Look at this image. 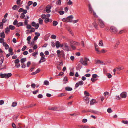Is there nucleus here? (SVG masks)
<instances>
[{
  "instance_id": "f257e3e1",
  "label": "nucleus",
  "mask_w": 128,
  "mask_h": 128,
  "mask_svg": "<svg viewBox=\"0 0 128 128\" xmlns=\"http://www.w3.org/2000/svg\"><path fill=\"white\" fill-rule=\"evenodd\" d=\"M88 10L90 14L93 13V16L96 18H97L98 17V16L96 15L95 12L93 9L91 4H89L88 5Z\"/></svg>"
},
{
  "instance_id": "f03ea898",
  "label": "nucleus",
  "mask_w": 128,
  "mask_h": 128,
  "mask_svg": "<svg viewBox=\"0 0 128 128\" xmlns=\"http://www.w3.org/2000/svg\"><path fill=\"white\" fill-rule=\"evenodd\" d=\"M89 61V59L88 58L85 57L84 59L81 58L80 62L83 65L87 66L88 65V62Z\"/></svg>"
},
{
  "instance_id": "7ed1b4c3",
  "label": "nucleus",
  "mask_w": 128,
  "mask_h": 128,
  "mask_svg": "<svg viewBox=\"0 0 128 128\" xmlns=\"http://www.w3.org/2000/svg\"><path fill=\"white\" fill-rule=\"evenodd\" d=\"M98 24L101 28H104V24L103 21L100 19H98Z\"/></svg>"
},
{
  "instance_id": "20e7f679",
  "label": "nucleus",
  "mask_w": 128,
  "mask_h": 128,
  "mask_svg": "<svg viewBox=\"0 0 128 128\" xmlns=\"http://www.w3.org/2000/svg\"><path fill=\"white\" fill-rule=\"evenodd\" d=\"M70 44H72L73 45L80 46V44L79 42L73 41L72 40H70Z\"/></svg>"
},
{
  "instance_id": "39448f33",
  "label": "nucleus",
  "mask_w": 128,
  "mask_h": 128,
  "mask_svg": "<svg viewBox=\"0 0 128 128\" xmlns=\"http://www.w3.org/2000/svg\"><path fill=\"white\" fill-rule=\"evenodd\" d=\"M110 31L114 33H116L117 31V30L114 26H111L110 28Z\"/></svg>"
},
{
  "instance_id": "423d86ee",
  "label": "nucleus",
  "mask_w": 128,
  "mask_h": 128,
  "mask_svg": "<svg viewBox=\"0 0 128 128\" xmlns=\"http://www.w3.org/2000/svg\"><path fill=\"white\" fill-rule=\"evenodd\" d=\"M84 82L82 80L80 81L76 84L75 86L76 88L78 87L79 85L82 86L84 84Z\"/></svg>"
},
{
  "instance_id": "0eeeda50",
  "label": "nucleus",
  "mask_w": 128,
  "mask_h": 128,
  "mask_svg": "<svg viewBox=\"0 0 128 128\" xmlns=\"http://www.w3.org/2000/svg\"><path fill=\"white\" fill-rule=\"evenodd\" d=\"M73 18L72 15H70L66 18L67 22H72V19Z\"/></svg>"
},
{
  "instance_id": "6e6552de",
  "label": "nucleus",
  "mask_w": 128,
  "mask_h": 128,
  "mask_svg": "<svg viewBox=\"0 0 128 128\" xmlns=\"http://www.w3.org/2000/svg\"><path fill=\"white\" fill-rule=\"evenodd\" d=\"M120 96L122 98H126L127 96V93L126 92H123L120 94Z\"/></svg>"
},
{
  "instance_id": "1a4fd4ad",
  "label": "nucleus",
  "mask_w": 128,
  "mask_h": 128,
  "mask_svg": "<svg viewBox=\"0 0 128 128\" xmlns=\"http://www.w3.org/2000/svg\"><path fill=\"white\" fill-rule=\"evenodd\" d=\"M51 8V6L49 5H48L46 7V11L47 13H49L51 11L50 9Z\"/></svg>"
},
{
  "instance_id": "9d476101",
  "label": "nucleus",
  "mask_w": 128,
  "mask_h": 128,
  "mask_svg": "<svg viewBox=\"0 0 128 128\" xmlns=\"http://www.w3.org/2000/svg\"><path fill=\"white\" fill-rule=\"evenodd\" d=\"M57 108L56 107H53L52 108H48V109L50 110L56 111L57 110Z\"/></svg>"
},
{
  "instance_id": "9b49d317",
  "label": "nucleus",
  "mask_w": 128,
  "mask_h": 128,
  "mask_svg": "<svg viewBox=\"0 0 128 128\" xmlns=\"http://www.w3.org/2000/svg\"><path fill=\"white\" fill-rule=\"evenodd\" d=\"M56 46L57 48H58L60 46V42L58 41L56 42Z\"/></svg>"
},
{
  "instance_id": "f8f14e48",
  "label": "nucleus",
  "mask_w": 128,
  "mask_h": 128,
  "mask_svg": "<svg viewBox=\"0 0 128 128\" xmlns=\"http://www.w3.org/2000/svg\"><path fill=\"white\" fill-rule=\"evenodd\" d=\"M92 25L96 28H97L98 27V25L96 23V22L94 21V23H92Z\"/></svg>"
},
{
  "instance_id": "ddd939ff",
  "label": "nucleus",
  "mask_w": 128,
  "mask_h": 128,
  "mask_svg": "<svg viewBox=\"0 0 128 128\" xmlns=\"http://www.w3.org/2000/svg\"><path fill=\"white\" fill-rule=\"evenodd\" d=\"M0 36H1L2 38H5V35L4 32H2L1 34L0 33Z\"/></svg>"
},
{
  "instance_id": "4468645a",
  "label": "nucleus",
  "mask_w": 128,
  "mask_h": 128,
  "mask_svg": "<svg viewBox=\"0 0 128 128\" xmlns=\"http://www.w3.org/2000/svg\"><path fill=\"white\" fill-rule=\"evenodd\" d=\"M65 89L66 90L70 91L72 90V88L67 87L65 88Z\"/></svg>"
},
{
  "instance_id": "2eb2a0df",
  "label": "nucleus",
  "mask_w": 128,
  "mask_h": 128,
  "mask_svg": "<svg viewBox=\"0 0 128 128\" xmlns=\"http://www.w3.org/2000/svg\"><path fill=\"white\" fill-rule=\"evenodd\" d=\"M6 78H9L12 75V74L11 73H8L7 74H6Z\"/></svg>"
},
{
  "instance_id": "dca6fc26",
  "label": "nucleus",
  "mask_w": 128,
  "mask_h": 128,
  "mask_svg": "<svg viewBox=\"0 0 128 128\" xmlns=\"http://www.w3.org/2000/svg\"><path fill=\"white\" fill-rule=\"evenodd\" d=\"M120 43V42L119 41H118L116 42L115 46H114V49H116V48H117L118 46V45H119V44Z\"/></svg>"
},
{
  "instance_id": "f3484780",
  "label": "nucleus",
  "mask_w": 128,
  "mask_h": 128,
  "mask_svg": "<svg viewBox=\"0 0 128 128\" xmlns=\"http://www.w3.org/2000/svg\"><path fill=\"white\" fill-rule=\"evenodd\" d=\"M62 52L59 50H58L57 51V53L58 56V57H60V54Z\"/></svg>"
},
{
  "instance_id": "a211bd4d",
  "label": "nucleus",
  "mask_w": 128,
  "mask_h": 128,
  "mask_svg": "<svg viewBox=\"0 0 128 128\" xmlns=\"http://www.w3.org/2000/svg\"><path fill=\"white\" fill-rule=\"evenodd\" d=\"M85 99L86 100V102L87 104L89 102V98L88 97H85Z\"/></svg>"
},
{
  "instance_id": "6ab92c4d",
  "label": "nucleus",
  "mask_w": 128,
  "mask_h": 128,
  "mask_svg": "<svg viewBox=\"0 0 128 128\" xmlns=\"http://www.w3.org/2000/svg\"><path fill=\"white\" fill-rule=\"evenodd\" d=\"M26 60V58H22L20 60V62L22 64H23Z\"/></svg>"
},
{
  "instance_id": "aec40b11",
  "label": "nucleus",
  "mask_w": 128,
  "mask_h": 128,
  "mask_svg": "<svg viewBox=\"0 0 128 128\" xmlns=\"http://www.w3.org/2000/svg\"><path fill=\"white\" fill-rule=\"evenodd\" d=\"M64 46L65 47L66 49L67 50H69V48L67 44H66L64 45Z\"/></svg>"
},
{
  "instance_id": "412c9836",
  "label": "nucleus",
  "mask_w": 128,
  "mask_h": 128,
  "mask_svg": "<svg viewBox=\"0 0 128 128\" xmlns=\"http://www.w3.org/2000/svg\"><path fill=\"white\" fill-rule=\"evenodd\" d=\"M23 23L22 22H20L18 23V24H17V26L18 27L20 26H23Z\"/></svg>"
},
{
  "instance_id": "4be33fe9",
  "label": "nucleus",
  "mask_w": 128,
  "mask_h": 128,
  "mask_svg": "<svg viewBox=\"0 0 128 128\" xmlns=\"http://www.w3.org/2000/svg\"><path fill=\"white\" fill-rule=\"evenodd\" d=\"M10 31V28L7 27L5 29V33L6 34H8Z\"/></svg>"
},
{
  "instance_id": "5701e85b",
  "label": "nucleus",
  "mask_w": 128,
  "mask_h": 128,
  "mask_svg": "<svg viewBox=\"0 0 128 128\" xmlns=\"http://www.w3.org/2000/svg\"><path fill=\"white\" fill-rule=\"evenodd\" d=\"M9 28L11 30H14L15 29V27L13 26L10 25L9 26Z\"/></svg>"
},
{
  "instance_id": "b1692460",
  "label": "nucleus",
  "mask_w": 128,
  "mask_h": 128,
  "mask_svg": "<svg viewBox=\"0 0 128 128\" xmlns=\"http://www.w3.org/2000/svg\"><path fill=\"white\" fill-rule=\"evenodd\" d=\"M58 24V22L56 21H54L53 22V25L54 26H56Z\"/></svg>"
},
{
  "instance_id": "393cba45",
  "label": "nucleus",
  "mask_w": 128,
  "mask_h": 128,
  "mask_svg": "<svg viewBox=\"0 0 128 128\" xmlns=\"http://www.w3.org/2000/svg\"><path fill=\"white\" fill-rule=\"evenodd\" d=\"M78 126L81 128H88V126H83V125Z\"/></svg>"
},
{
  "instance_id": "a878e982",
  "label": "nucleus",
  "mask_w": 128,
  "mask_h": 128,
  "mask_svg": "<svg viewBox=\"0 0 128 128\" xmlns=\"http://www.w3.org/2000/svg\"><path fill=\"white\" fill-rule=\"evenodd\" d=\"M3 62V58L2 57H0V64H2Z\"/></svg>"
},
{
  "instance_id": "bb28decb",
  "label": "nucleus",
  "mask_w": 128,
  "mask_h": 128,
  "mask_svg": "<svg viewBox=\"0 0 128 128\" xmlns=\"http://www.w3.org/2000/svg\"><path fill=\"white\" fill-rule=\"evenodd\" d=\"M102 42V40H100V41L99 42V43L98 44V45H99V46H103V44Z\"/></svg>"
},
{
  "instance_id": "cd10ccee",
  "label": "nucleus",
  "mask_w": 128,
  "mask_h": 128,
  "mask_svg": "<svg viewBox=\"0 0 128 128\" xmlns=\"http://www.w3.org/2000/svg\"><path fill=\"white\" fill-rule=\"evenodd\" d=\"M106 76L108 78H110L112 77V76L111 74L109 73L106 74Z\"/></svg>"
},
{
  "instance_id": "c85d7f7f",
  "label": "nucleus",
  "mask_w": 128,
  "mask_h": 128,
  "mask_svg": "<svg viewBox=\"0 0 128 128\" xmlns=\"http://www.w3.org/2000/svg\"><path fill=\"white\" fill-rule=\"evenodd\" d=\"M95 100L94 99H92V100L90 102V104L91 105H92L95 102Z\"/></svg>"
},
{
  "instance_id": "c756f323",
  "label": "nucleus",
  "mask_w": 128,
  "mask_h": 128,
  "mask_svg": "<svg viewBox=\"0 0 128 128\" xmlns=\"http://www.w3.org/2000/svg\"><path fill=\"white\" fill-rule=\"evenodd\" d=\"M61 3V1L60 0H59L56 2V4L57 5H60Z\"/></svg>"
},
{
  "instance_id": "7c9ffc66",
  "label": "nucleus",
  "mask_w": 128,
  "mask_h": 128,
  "mask_svg": "<svg viewBox=\"0 0 128 128\" xmlns=\"http://www.w3.org/2000/svg\"><path fill=\"white\" fill-rule=\"evenodd\" d=\"M17 104V103L16 102H13L12 104V107H15L16 106Z\"/></svg>"
},
{
  "instance_id": "2f4dec72",
  "label": "nucleus",
  "mask_w": 128,
  "mask_h": 128,
  "mask_svg": "<svg viewBox=\"0 0 128 128\" xmlns=\"http://www.w3.org/2000/svg\"><path fill=\"white\" fill-rule=\"evenodd\" d=\"M39 23L40 24H42L43 21L42 19L41 18H40L38 19Z\"/></svg>"
},
{
  "instance_id": "473e14b6",
  "label": "nucleus",
  "mask_w": 128,
  "mask_h": 128,
  "mask_svg": "<svg viewBox=\"0 0 128 128\" xmlns=\"http://www.w3.org/2000/svg\"><path fill=\"white\" fill-rule=\"evenodd\" d=\"M0 74V76H1V78H6V76L5 75H6V74Z\"/></svg>"
},
{
  "instance_id": "72a5a7b5",
  "label": "nucleus",
  "mask_w": 128,
  "mask_h": 128,
  "mask_svg": "<svg viewBox=\"0 0 128 128\" xmlns=\"http://www.w3.org/2000/svg\"><path fill=\"white\" fill-rule=\"evenodd\" d=\"M20 62L19 60L17 58L14 60V63L15 64H18Z\"/></svg>"
},
{
  "instance_id": "f704fd0d",
  "label": "nucleus",
  "mask_w": 128,
  "mask_h": 128,
  "mask_svg": "<svg viewBox=\"0 0 128 128\" xmlns=\"http://www.w3.org/2000/svg\"><path fill=\"white\" fill-rule=\"evenodd\" d=\"M44 84L46 85H48L49 84V82H48L46 80L44 81Z\"/></svg>"
},
{
  "instance_id": "c9c22d12",
  "label": "nucleus",
  "mask_w": 128,
  "mask_h": 128,
  "mask_svg": "<svg viewBox=\"0 0 128 128\" xmlns=\"http://www.w3.org/2000/svg\"><path fill=\"white\" fill-rule=\"evenodd\" d=\"M70 46H71V47L72 48V49L74 50L76 49V47L74 46V45H72V44H70Z\"/></svg>"
},
{
  "instance_id": "e433bc0d",
  "label": "nucleus",
  "mask_w": 128,
  "mask_h": 128,
  "mask_svg": "<svg viewBox=\"0 0 128 128\" xmlns=\"http://www.w3.org/2000/svg\"><path fill=\"white\" fill-rule=\"evenodd\" d=\"M56 36L54 34L52 35L51 36V38L53 39H55L56 38Z\"/></svg>"
},
{
  "instance_id": "4c0bfd02",
  "label": "nucleus",
  "mask_w": 128,
  "mask_h": 128,
  "mask_svg": "<svg viewBox=\"0 0 128 128\" xmlns=\"http://www.w3.org/2000/svg\"><path fill=\"white\" fill-rule=\"evenodd\" d=\"M84 94L85 96H88L90 95L86 91H84Z\"/></svg>"
},
{
  "instance_id": "58836bf2",
  "label": "nucleus",
  "mask_w": 128,
  "mask_h": 128,
  "mask_svg": "<svg viewBox=\"0 0 128 128\" xmlns=\"http://www.w3.org/2000/svg\"><path fill=\"white\" fill-rule=\"evenodd\" d=\"M18 22L17 20H16L14 21V22L13 23V24L14 25H17V24H18Z\"/></svg>"
},
{
  "instance_id": "ea45409f",
  "label": "nucleus",
  "mask_w": 128,
  "mask_h": 128,
  "mask_svg": "<svg viewBox=\"0 0 128 128\" xmlns=\"http://www.w3.org/2000/svg\"><path fill=\"white\" fill-rule=\"evenodd\" d=\"M25 16V15L24 14V13H22L21 14V16H20V18H24Z\"/></svg>"
},
{
  "instance_id": "a19ab883",
  "label": "nucleus",
  "mask_w": 128,
  "mask_h": 128,
  "mask_svg": "<svg viewBox=\"0 0 128 128\" xmlns=\"http://www.w3.org/2000/svg\"><path fill=\"white\" fill-rule=\"evenodd\" d=\"M107 112L109 113H111L112 112V109L110 108H108L107 110Z\"/></svg>"
},
{
  "instance_id": "79ce46f5",
  "label": "nucleus",
  "mask_w": 128,
  "mask_h": 128,
  "mask_svg": "<svg viewBox=\"0 0 128 128\" xmlns=\"http://www.w3.org/2000/svg\"><path fill=\"white\" fill-rule=\"evenodd\" d=\"M90 112H91L95 114H97L98 113V112L96 110H91Z\"/></svg>"
},
{
  "instance_id": "37998d69",
  "label": "nucleus",
  "mask_w": 128,
  "mask_h": 128,
  "mask_svg": "<svg viewBox=\"0 0 128 128\" xmlns=\"http://www.w3.org/2000/svg\"><path fill=\"white\" fill-rule=\"evenodd\" d=\"M122 122L124 124H127L128 123V121L127 120H124L122 121Z\"/></svg>"
},
{
  "instance_id": "c03bdc74",
  "label": "nucleus",
  "mask_w": 128,
  "mask_h": 128,
  "mask_svg": "<svg viewBox=\"0 0 128 128\" xmlns=\"http://www.w3.org/2000/svg\"><path fill=\"white\" fill-rule=\"evenodd\" d=\"M38 54L37 51H36L34 52L32 54V55L33 56H35L37 54Z\"/></svg>"
},
{
  "instance_id": "a18cd8bd",
  "label": "nucleus",
  "mask_w": 128,
  "mask_h": 128,
  "mask_svg": "<svg viewBox=\"0 0 128 128\" xmlns=\"http://www.w3.org/2000/svg\"><path fill=\"white\" fill-rule=\"evenodd\" d=\"M26 46H24L22 49V51H24L26 49Z\"/></svg>"
},
{
  "instance_id": "49530a36",
  "label": "nucleus",
  "mask_w": 128,
  "mask_h": 128,
  "mask_svg": "<svg viewBox=\"0 0 128 128\" xmlns=\"http://www.w3.org/2000/svg\"><path fill=\"white\" fill-rule=\"evenodd\" d=\"M64 11H60L58 12V13L60 15H62L64 14Z\"/></svg>"
},
{
  "instance_id": "de8ad7c7",
  "label": "nucleus",
  "mask_w": 128,
  "mask_h": 128,
  "mask_svg": "<svg viewBox=\"0 0 128 128\" xmlns=\"http://www.w3.org/2000/svg\"><path fill=\"white\" fill-rule=\"evenodd\" d=\"M39 26V24H36L35 26H34L35 28L37 29Z\"/></svg>"
},
{
  "instance_id": "09e8293b",
  "label": "nucleus",
  "mask_w": 128,
  "mask_h": 128,
  "mask_svg": "<svg viewBox=\"0 0 128 128\" xmlns=\"http://www.w3.org/2000/svg\"><path fill=\"white\" fill-rule=\"evenodd\" d=\"M63 80L64 82H65V83H66V82H67L68 80L67 78L66 77H65L64 79Z\"/></svg>"
},
{
  "instance_id": "8fccbe9b",
  "label": "nucleus",
  "mask_w": 128,
  "mask_h": 128,
  "mask_svg": "<svg viewBox=\"0 0 128 128\" xmlns=\"http://www.w3.org/2000/svg\"><path fill=\"white\" fill-rule=\"evenodd\" d=\"M38 91L39 90L38 89L36 90L33 91L32 92V93L33 94H36Z\"/></svg>"
},
{
  "instance_id": "3c124183",
  "label": "nucleus",
  "mask_w": 128,
  "mask_h": 128,
  "mask_svg": "<svg viewBox=\"0 0 128 128\" xmlns=\"http://www.w3.org/2000/svg\"><path fill=\"white\" fill-rule=\"evenodd\" d=\"M44 21L46 23H47L49 22V19L47 18H46L45 19Z\"/></svg>"
},
{
  "instance_id": "603ef678",
  "label": "nucleus",
  "mask_w": 128,
  "mask_h": 128,
  "mask_svg": "<svg viewBox=\"0 0 128 128\" xmlns=\"http://www.w3.org/2000/svg\"><path fill=\"white\" fill-rule=\"evenodd\" d=\"M17 8V6L16 5H14L12 7V9L13 10H15Z\"/></svg>"
},
{
  "instance_id": "864d4df0",
  "label": "nucleus",
  "mask_w": 128,
  "mask_h": 128,
  "mask_svg": "<svg viewBox=\"0 0 128 128\" xmlns=\"http://www.w3.org/2000/svg\"><path fill=\"white\" fill-rule=\"evenodd\" d=\"M31 30H30V32H34L35 31V29L34 28H30Z\"/></svg>"
},
{
  "instance_id": "5fc2aeb1",
  "label": "nucleus",
  "mask_w": 128,
  "mask_h": 128,
  "mask_svg": "<svg viewBox=\"0 0 128 128\" xmlns=\"http://www.w3.org/2000/svg\"><path fill=\"white\" fill-rule=\"evenodd\" d=\"M33 2L32 1H30L28 2V6H30L32 4Z\"/></svg>"
},
{
  "instance_id": "6e6d98bb",
  "label": "nucleus",
  "mask_w": 128,
  "mask_h": 128,
  "mask_svg": "<svg viewBox=\"0 0 128 128\" xmlns=\"http://www.w3.org/2000/svg\"><path fill=\"white\" fill-rule=\"evenodd\" d=\"M116 99L117 100H118L121 99V98L119 96H116Z\"/></svg>"
},
{
  "instance_id": "4d7b16f0",
  "label": "nucleus",
  "mask_w": 128,
  "mask_h": 128,
  "mask_svg": "<svg viewBox=\"0 0 128 128\" xmlns=\"http://www.w3.org/2000/svg\"><path fill=\"white\" fill-rule=\"evenodd\" d=\"M97 75L96 74H94L92 75V78H96L97 77Z\"/></svg>"
},
{
  "instance_id": "13d9d810",
  "label": "nucleus",
  "mask_w": 128,
  "mask_h": 128,
  "mask_svg": "<svg viewBox=\"0 0 128 128\" xmlns=\"http://www.w3.org/2000/svg\"><path fill=\"white\" fill-rule=\"evenodd\" d=\"M41 17L43 19H44L46 17V15L44 14H42L41 16Z\"/></svg>"
},
{
  "instance_id": "bf43d9fd",
  "label": "nucleus",
  "mask_w": 128,
  "mask_h": 128,
  "mask_svg": "<svg viewBox=\"0 0 128 128\" xmlns=\"http://www.w3.org/2000/svg\"><path fill=\"white\" fill-rule=\"evenodd\" d=\"M31 26L30 24H28L27 25L26 28L27 29H30L31 28Z\"/></svg>"
},
{
  "instance_id": "052dcab7",
  "label": "nucleus",
  "mask_w": 128,
  "mask_h": 128,
  "mask_svg": "<svg viewBox=\"0 0 128 128\" xmlns=\"http://www.w3.org/2000/svg\"><path fill=\"white\" fill-rule=\"evenodd\" d=\"M42 95L41 94H39L38 96V97L39 98H42Z\"/></svg>"
},
{
  "instance_id": "680f3d73",
  "label": "nucleus",
  "mask_w": 128,
  "mask_h": 128,
  "mask_svg": "<svg viewBox=\"0 0 128 128\" xmlns=\"http://www.w3.org/2000/svg\"><path fill=\"white\" fill-rule=\"evenodd\" d=\"M20 64H16L15 66L17 68H18L20 66Z\"/></svg>"
},
{
  "instance_id": "e2e57ef3",
  "label": "nucleus",
  "mask_w": 128,
  "mask_h": 128,
  "mask_svg": "<svg viewBox=\"0 0 128 128\" xmlns=\"http://www.w3.org/2000/svg\"><path fill=\"white\" fill-rule=\"evenodd\" d=\"M36 84H33L31 85L32 87L33 88H34L36 87Z\"/></svg>"
},
{
  "instance_id": "0e129e2a",
  "label": "nucleus",
  "mask_w": 128,
  "mask_h": 128,
  "mask_svg": "<svg viewBox=\"0 0 128 128\" xmlns=\"http://www.w3.org/2000/svg\"><path fill=\"white\" fill-rule=\"evenodd\" d=\"M72 3V2L70 0H69L68 2V5H71Z\"/></svg>"
},
{
  "instance_id": "69168bd1",
  "label": "nucleus",
  "mask_w": 128,
  "mask_h": 128,
  "mask_svg": "<svg viewBox=\"0 0 128 128\" xmlns=\"http://www.w3.org/2000/svg\"><path fill=\"white\" fill-rule=\"evenodd\" d=\"M18 117V116H14V118H13L14 120L15 121H16V120L17 118Z\"/></svg>"
},
{
  "instance_id": "338daca9",
  "label": "nucleus",
  "mask_w": 128,
  "mask_h": 128,
  "mask_svg": "<svg viewBox=\"0 0 128 128\" xmlns=\"http://www.w3.org/2000/svg\"><path fill=\"white\" fill-rule=\"evenodd\" d=\"M35 34L36 36H37L38 37L40 35V34L39 33L37 32H35Z\"/></svg>"
},
{
  "instance_id": "774afa93",
  "label": "nucleus",
  "mask_w": 128,
  "mask_h": 128,
  "mask_svg": "<svg viewBox=\"0 0 128 128\" xmlns=\"http://www.w3.org/2000/svg\"><path fill=\"white\" fill-rule=\"evenodd\" d=\"M51 45L53 47H55V44L54 42H51Z\"/></svg>"
}]
</instances>
